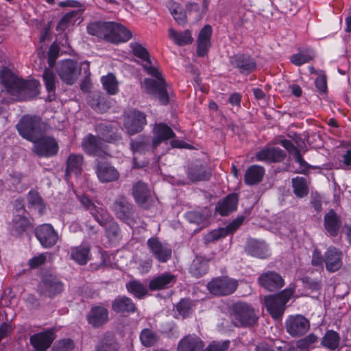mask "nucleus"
<instances>
[{
  "label": "nucleus",
  "mask_w": 351,
  "mask_h": 351,
  "mask_svg": "<svg viewBox=\"0 0 351 351\" xmlns=\"http://www.w3.org/2000/svg\"><path fill=\"white\" fill-rule=\"evenodd\" d=\"M130 47L135 56L145 62L143 64V67L146 72L156 77L155 80L151 78L145 79L144 84L146 92L157 98L161 104H168L169 98L167 92V84L158 70L152 66L147 50L137 43H131Z\"/></svg>",
  "instance_id": "1"
},
{
  "label": "nucleus",
  "mask_w": 351,
  "mask_h": 351,
  "mask_svg": "<svg viewBox=\"0 0 351 351\" xmlns=\"http://www.w3.org/2000/svg\"><path fill=\"white\" fill-rule=\"evenodd\" d=\"M84 10V8H81L78 10H72L66 13L57 24L56 30L62 32L66 29L73 26Z\"/></svg>",
  "instance_id": "36"
},
{
  "label": "nucleus",
  "mask_w": 351,
  "mask_h": 351,
  "mask_svg": "<svg viewBox=\"0 0 351 351\" xmlns=\"http://www.w3.org/2000/svg\"><path fill=\"white\" fill-rule=\"evenodd\" d=\"M128 291L137 298H143L147 293V289L138 280H131L126 284Z\"/></svg>",
  "instance_id": "52"
},
{
  "label": "nucleus",
  "mask_w": 351,
  "mask_h": 351,
  "mask_svg": "<svg viewBox=\"0 0 351 351\" xmlns=\"http://www.w3.org/2000/svg\"><path fill=\"white\" fill-rule=\"evenodd\" d=\"M64 290V285L60 280L53 276H46L38 283L37 291L39 295L53 298Z\"/></svg>",
  "instance_id": "7"
},
{
  "label": "nucleus",
  "mask_w": 351,
  "mask_h": 351,
  "mask_svg": "<svg viewBox=\"0 0 351 351\" xmlns=\"http://www.w3.org/2000/svg\"><path fill=\"white\" fill-rule=\"evenodd\" d=\"M84 163V156L82 154H71L66 162L65 175L66 176L71 173L80 175L82 173Z\"/></svg>",
  "instance_id": "33"
},
{
  "label": "nucleus",
  "mask_w": 351,
  "mask_h": 351,
  "mask_svg": "<svg viewBox=\"0 0 351 351\" xmlns=\"http://www.w3.org/2000/svg\"><path fill=\"white\" fill-rule=\"evenodd\" d=\"M53 339V332L48 330L32 335L30 337V342L37 351H45L50 347Z\"/></svg>",
  "instance_id": "26"
},
{
  "label": "nucleus",
  "mask_w": 351,
  "mask_h": 351,
  "mask_svg": "<svg viewBox=\"0 0 351 351\" xmlns=\"http://www.w3.org/2000/svg\"><path fill=\"white\" fill-rule=\"evenodd\" d=\"M119 347L115 335L106 332L99 337L95 351H119Z\"/></svg>",
  "instance_id": "30"
},
{
  "label": "nucleus",
  "mask_w": 351,
  "mask_h": 351,
  "mask_svg": "<svg viewBox=\"0 0 351 351\" xmlns=\"http://www.w3.org/2000/svg\"><path fill=\"white\" fill-rule=\"evenodd\" d=\"M318 337L314 333H311L304 338L296 341V347L300 351H309L311 346L318 341Z\"/></svg>",
  "instance_id": "54"
},
{
  "label": "nucleus",
  "mask_w": 351,
  "mask_h": 351,
  "mask_svg": "<svg viewBox=\"0 0 351 351\" xmlns=\"http://www.w3.org/2000/svg\"><path fill=\"white\" fill-rule=\"evenodd\" d=\"M18 214L14 216L12 226L10 229L11 234L14 236L21 235L30 226L28 219L23 215L25 210H18Z\"/></svg>",
  "instance_id": "34"
},
{
  "label": "nucleus",
  "mask_w": 351,
  "mask_h": 351,
  "mask_svg": "<svg viewBox=\"0 0 351 351\" xmlns=\"http://www.w3.org/2000/svg\"><path fill=\"white\" fill-rule=\"evenodd\" d=\"M258 161L269 162H282L286 158V153L279 147H265L256 153Z\"/></svg>",
  "instance_id": "23"
},
{
  "label": "nucleus",
  "mask_w": 351,
  "mask_h": 351,
  "mask_svg": "<svg viewBox=\"0 0 351 351\" xmlns=\"http://www.w3.org/2000/svg\"><path fill=\"white\" fill-rule=\"evenodd\" d=\"M1 80L8 92L14 94L16 88H18L21 80L18 78L9 70H3L1 73Z\"/></svg>",
  "instance_id": "46"
},
{
  "label": "nucleus",
  "mask_w": 351,
  "mask_h": 351,
  "mask_svg": "<svg viewBox=\"0 0 351 351\" xmlns=\"http://www.w3.org/2000/svg\"><path fill=\"white\" fill-rule=\"evenodd\" d=\"M193 302L189 299H182L176 305V310L183 317L189 316L192 312Z\"/></svg>",
  "instance_id": "57"
},
{
  "label": "nucleus",
  "mask_w": 351,
  "mask_h": 351,
  "mask_svg": "<svg viewBox=\"0 0 351 351\" xmlns=\"http://www.w3.org/2000/svg\"><path fill=\"white\" fill-rule=\"evenodd\" d=\"M40 83L37 80H23L16 88L13 95H18L24 99H29L35 97L38 94Z\"/></svg>",
  "instance_id": "21"
},
{
  "label": "nucleus",
  "mask_w": 351,
  "mask_h": 351,
  "mask_svg": "<svg viewBox=\"0 0 351 351\" xmlns=\"http://www.w3.org/2000/svg\"><path fill=\"white\" fill-rule=\"evenodd\" d=\"M292 186L293 193L298 197L302 198L308 195V187L306 178L298 176L293 178Z\"/></svg>",
  "instance_id": "48"
},
{
  "label": "nucleus",
  "mask_w": 351,
  "mask_h": 351,
  "mask_svg": "<svg viewBox=\"0 0 351 351\" xmlns=\"http://www.w3.org/2000/svg\"><path fill=\"white\" fill-rule=\"evenodd\" d=\"M87 321L93 328H99L108 321V311L102 306H93L86 316Z\"/></svg>",
  "instance_id": "22"
},
{
  "label": "nucleus",
  "mask_w": 351,
  "mask_h": 351,
  "mask_svg": "<svg viewBox=\"0 0 351 351\" xmlns=\"http://www.w3.org/2000/svg\"><path fill=\"white\" fill-rule=\"evenodd\" d=\"M101 81L102 82L104 88L107 91L108 94L115 95L117 93L119 90L118 82L113 74L109 73L106 76H103L101 79Z\"/></svg>",
  "instance_id": "53"
},
{
  "label": "nucleus",
  "mask_w": 351,
  "mask_h": 351,
  "mask_svg": "<svg viewBox=\"0 0 351 351\" xmlns=\"http://www.w3.org/2000/svg\"><path fill=\"white\" fill-rule=\"evenodd\" d=\"M34 143V152L39 156L51 157L57 154L59 147L56 140L49 136L42 134Z\"/></svg>",
  "instance_id": "9"
},
{
  "label": "nucleus",
  "mask_w": 351,
  "mask_h": 351,
  "mask_svg": "<svg viewBox=\"0 0 351 351\" xmlns=\"http://www.w3.org/2000/svg\"><path fill=\"white\" fill-rule=\"evenodd\" d=\"M230 341H224L223 342H213L204 351H226L230 346Z\"/></svg>",
  "instance_id": "64"
},
{
  "label": "nucleus",
  "mask_w": 351,
  "mask_h": 351,
  "mask_svg": "<svg viewBox=\"0 0 351 351\" xmlns=\"http://www.w3.org/2000/svg\"><path fill=\"white\" fill-rule=\"evenodd\" d=\"M57 73L64 83L72 85L77 80L80 69L76 61L67 59L60 63L57 67Z\"/></svg>",
  "instance_id": "8"
},
{
  "label": "nucleus",
  "mask_w": 351,
  "mask_h": 351,
  "mask_svg": "<svg viewBox=\"0 0 351 351\" xmlns=\"http://www.w3.org/2000/svg\"><path fill=\"white\" fill-rule=\"evenodd\" d=\"M259 285L269 291H276L285 285L282 276L276 271H268L258 278Z\"/></svg>",
  "instance_id": "14"
},
{
  "label": "nucleus",
  "mask_w": 351,
  "mask_h": 351,
  "mask_svg": "<svg viewBox=\"0 0 351 351\" xmlns=\"http://www.w3.org/2000/svg\"><path fill=\"white\" fill-rule=\"evenodd\" d=\"M245 251L247 254L259 258H266L270 255L267 244L254 239H249L246 241Z\"/></svg>",
  "instance_id": "20"
},
{
  "label": "nucleus",
  "mask_w": 351,
  "mask_h": 351,
  "mask_svg": "<svg viewBox=\"0 0 351 351\" xmlns=\"http://www.w3.org/2000/svg\"><path fill=\"white\" fill-rule=\"evenodd\" d=\"M60 48L58 45L53 43L49 47L48 51V64L50 68H52L55 63L57 58L59 56Z\"/></svg>",
  "instance_id": "61"
},
{
  "label": "nucleus",
  "mask_w": 351,
  "mask_h": 351,
  "mask_svg": "<svg viewBox=\"0 0 351 351\" xmlns=\"http://www.w3.org/2000/svg\"><path fill=\"white\" fill-rule=\"evenodd\" d=\"M112 308L117 313H134L136 310V307L132 299L126 296L116 298L112 302Z\"/></svg>",
  "instance_id": "37"
},
{
  "label": "nucleus",
  "mask_w": 351,
  "mask_h": 351,
  "mask_svg": "<svg viewBox=\"0 0 351 351\" xmlns=\"http://www.w3.org/2000/svg\"><path fill=\"white\" fill-rule=\"evenodd\" d=\"M96 173L99 180L102 183L117 181L120 176L119 172L114 167L105 162H97Z\"/></svg>",
  "instance_id": "18"
},
{
  "label": "nucleus",
  "mask_w": 351,
  "mask_h": 351,
  "mask_svg": "<svg viewBox=\"0 0 351 351\" xmlns=\"http://www.w3.org/2000/svg\"><path fill=\"white\" fill-rule=\"evenodd\" d=\"M132 195L136 202L139 205H143L147 202L150 195V191L147 184L141 181L134 184Z\"/></svg>",
  "instance_id": "43"
},
{
  "label": "nucleus",
  "mask_w": 351,
  "mask_h": 351,
  "mask_svg": "<svg viewBox=\"0 0 351 351\" xmlns=\"http://www.w3.org/2000/svg\"><path fill=\"white\" fill-rule=\"evenodd\" d=\"M28 203L32 206H36L40 213H42L45 208L43 204V199L38 193L36 191H29L27 196Z\"/></svg>",
  "instance_id": "58"
},
{
  "label": "nucleus",
  "mask_w": 351,
  "mask_h": 351,
  "mask_svg": "<svg viewBox=\"0 0 351 351\" xmlns=\"http://www.w3.org/2000/svg\"><path fill=\"white\" fill-rule=\"evenodd\" d=\"M230 63L234 67L239 70L243 75H249L255 71L256 62L249 55L238 53L230 58Z\"/></svg>",
  "instance_id": "13"
},
{
  "label": "nucleus",
  "mask_w": 351,
  "mask_h": 351,
  "mask_svg": "<svg viewBox=\"0 0 351 351\" xmlns=\"http://www.w3.org/2000/svg\"><path fill=\"white\" fill-rule=\"evenodd\" d=\"M90 213L94 217L95 221L101 226H106L113 219L106 209L97 206L90 212Z\"/></svg>",
  "instance_id": "50"
},
{
  "label": "nucleus",
  "mask_w": 351,
  "mask_h": 351,
  "mask_svg": "<svg viewBox=\"0 0 351 351\" xmlns=\"http://www.w3.org/2000/svg\"><path fill=\"white\" fill-rule=\"evenodd\" d=\"M147 245L152 256L160 263H167L171 258L172 250L169 245L162 243L157 237H151Z\"/></svg>",
  "instance_id": "11"
},
{
  "label": "nucleus",
  "mask_w": 351,
  "mask_h": 351,
  "mask_svg": "<svg viewBox=\"0 0 351 351\" xmlns=\"http://www.w3.org/2000/svg\"><path fill=\"white\" fill-rule=\"evenodd\" d=\"M16 128L21 136L32 142L42 134L41 119L36 116H24Z\"/></svg>",
  "instance_id": "4"
},
{
  "label": "nucleus",
  "mask_w": 351,
  "mask_h": 351,
  "mask_svg": "<svg viewBox=\"0 0 351 351\" xmlns=\"http://www.w3.org/2000/svg\"><path fill=\"white\" fill-rule=\"evenodd\" d=\"M314 57L313 51L307 49L304 51L291 56V62L295 65H301L311 60Z\"/></svg>",
  "instance_id": "55"
},
{
  "label": "nucleus",
  "mask_w": 351,
  "mask_h": 351,
  "mask_svg": "<svg viewBox=\"0 0 351 351\" xmlns=\"http://www.w3.org/2000/svg\"><path fill=\"white\" fill-rule=\"evenodd\" d=\"M212 175L210 169L206 165L195 162L191 165L187 170V177L191 182L208 180Z\"/></svg>",
  "instance_id": "19"
},
{
  "label": "nucleus",
  "mask_w": 351,
  "mask_h": 351,
  "mask_svg": "<svg viewBox=\"0 0 351 351\" xmlns=\"http://www.w3.org/2000/svg\"><path fill=\"white\" fill-rule=\"evenodd\" d=\"M120 234V228L119 224L115 222H111L106 229V234L110 240L116 239Z\"/></svg>",
  "instance_id": "62"
},
{
  "label": "nucleus",
  "mask_w": 351,
  "mask_h": 351,
  "mask_svg": "<svg viewBox=\"0 0 351 351\" xmlns=\"http://www.w3.org/2000/svg\"><path fill=\"white\" fill-rule=\"evenodd\" d=\"M70 258L80 265H86L90 259V249L88 245L73 247L70 250Z\"/></svg>",
  "instance_id": "35"
},
{
  "label": "nucleus",
  "mask_w": 351,
  "mask_h": 351,
  "mask_svg": "<svg viewBox=\"0 0 351 351\" xmlns=\"http://www.w3.org/2000/svg\"><path fill=\"white\" fill-rule=\"evenodd\" d=\"M88 104L95 110L102 112L108 108L106 104L104 97L101 95L99 93H96L93 95L91 98L88 100Z\"/></svg>",
  "instance_id": "56"
},
{
  "label": "nucleus",
  "mask_w": 351,
  "mask_h": 351,
  "mask_svg": "<svg viewBox=\"0 0 351 351\" xmlns=\"http://www.w3.org/2000/svg\"><path fill=\"white\" fill-rule=\"evenodd\" d=\"M43 78L45 82L46 89L49 93L48 99L51 101L54 99L56 76L50 69H46L43 74Z\"/></svg>",
  "instance_id": "44"
},
{
  "label": "nucleus",
  "mask_w": 351,
  "mask_h": 351,
  "mask_svg": "<svg viewBox=\"0 0 351 351\" xmlns=\"http://www.w3.org/2000/svg\"><path fill=\"white\" fill-rule=\"evenodd\" d=\"M208 259L202 256H196L190 267V273L195 278H200L208 270Z\"/></svg>",
  "instance_id": "42"
},
{
  "label": "nucleus",
  "mask_w": 351,
  "mask_h": 351,
  "mask_svg": "<svg viewBox=\"0 0 351 351\" xmlns=\"http://www.w3.org/2000/svg\"><path fill=\"white\" fill-rule=\"evenodd\" d=\"M204 342L197 336L187 335L182 339L178 346V351H202Z\"/></svg>",
  "instance_id": "31"
},
{
  "label": "nucleus",
  "mask_w": 351,
  "mask_h": 351,
  "mask_svg": "<svg viewBox=\"0 0 351 351\" xmlns=\"http://www.w3.org/2000/svg\"><path fill=\"white\" fill-rule=\"evenodd\" d=\"M210 213L206 208L204 209L189 211L185 214L186 220L191 223L204 226L207 225Z\"/></svg>",
  "instance_id": "40"
},
{
  "label": "nucleus",
  "mask_w": 351,
  "mask_h": 351,
  "mask_svg": "<svg viewBox=\"0 0 351 351\" xmlns=\"http://www.w3.org/2000/svg\"><path fill=\"white\" fill-rule=\"evenodd\" d=\"M110 21H93L87 25V32L99 38L106 40Z\"/></svg>",
  "instance_id": "41"
},
{
  "label": "nucleus",
  "mask_w": 351,
  "mask_h": 351,
  "mask_svg": "<svg viewBox=\"0 0 351 351\" xmlns=\"http://www.w3.org/2000/svg\"><path fill=\"white\" fill-rule=\"evenodd\" d=\"M110 208L115 217L119 220L128 224L134 221V207L125 195L116 197Z\"/></svg>",
  "instance_id": "5"
},
{
  "label": "nucleus",
  "mask_w": 351,
  "mask_h": 351,
  "mask_svg": "<svg viewBox=\"0 0 351 351\" xmlns=\"http://www.w3.org/2000/svg\"><path fill=\"white\" fill-rule=\"evenodd\" d=\"M237 287V280L228 276L215 278L207 285L209 292L217 296L229 295L236 291Z\"/></svg>",
  "instance_id": "6"
},
{
  "label": "nucleus",
  "mask_w": 351,
  "mask_h": 351,
  "mask_svg": "<svg viewBox=\"0 0 351 351\" xmlns=\"http://www.w3.org/2000/svg\"><path fill=\"white\" fill-rule=\"evenodd\" d=\"M130 145L133 152L140 154H145L154 149L150 138L146 136H139L135 139H132Z\"/></svg>",
  "instance_id": "39"
},
{
  "label": "nucleus",
  "mask_w": 351,
  "mask_h": 351,
  "mask_svg": "<svg viewBox=\"0 0 351 351\" xmlns=\"http://www.w3.org/2000/svg\"><path fill=\"white\" fill-rule=\"evenodd\" d=\"M98 130L102 141L115 143L121 138L120 134L114 132L111 125L101 124L99 125Z\"/></svg>",
  "instance_id": "47"
},
{
  "label": "nucleus",
  "mask_w": 351,
  "mask_h": 351,
  "mask_svg": "<svg viewBox=\"0 0 351 351\" xmlns=\"http://www.w3.org/2000/svg\"><path fill=\"white\" fill-rule=\"evenodd\" d=\"M339 335L334 330H328L322 340V345L330 350H335L339 345Z\"/></svg>",
  "instance_id": "49"
},
{
  "label": "nucleus",
  "mask_w": 351,
  "mask_h": 351,
  "mask_svg": "<svg viewBox=\"0 0 351 351\" xmlns=\"http://www.w3.org/2000/svg\"><path fill=\"white\" fill-rule=\"evenodd\" d=\"M287 332L292 337H299L310 329V322L302 315H290L285 322Z\"/></svg>",
  "instance_id": "10"
},
{
  "label": "nucleus",
  "mask_w": 351,
  "mask_h": 351,
  "mask_svg": "<svg viewBox=\"0 0 351 351\" xmlns=\"http://www.w3.org/2000/svg\"><path fill=\"white\" fill-rule=\"evenodd\" d=\"M74 348V343L71 339H63L56 342L53 346L54 351H70Z\"/></svg>",
  "instance_id": "59"
},
{
  "label": "nucleus",
  "mask_w": 351,
  "mask_h": 351,
  "mask_svg": "<svg viewBox=\"0 0 351 351\" xmlns=\"http://www.w3.org/2000/svg\"><path fill=\"white\" fill-rule=\"evenodd\" d=\"M169 36L173 42L179 45L184 46L192 43L193 39L189 30L178 32L173 28L169 29Z\"/></svg>",
  "instance_id": "45"
},
{
  "label": "nucleus",
  "mask_w": 351,
  "mask_h": 351,
  "mask_svg": "<svg viewBox=\"0 0 351 351\" xmlns=\"http://www.w3.org/2000/svg\"><path fill=\"white\" fill-rule=\"evenodd\" d=\"M132 37V32L123 25L110 22L106 40L113 43L126 42Z\"/></svg>",
  "instance_id": "17"
},
{
  "label": "nucleus",
  "mask_w": 351,
  "mask_h": 351,
  "mask_svg": "<svg viewBox=\"0 0 351 351\" xmlns=\"http://www.w3.org/2000/svg\"><path fill=\"white\" fill-rule=\"evenodd\" d=\"M154 138L152 139V146L156 148L162 141H167L176 136L172 129L165 123L156 124L154 129Z\"/></svg>",
  "instance_id": "25"
},
{
  "label": "nucleus",
  "mask_w": 351,
  "mask_h": 351,
  "mask_svg": "<svg viewBox=\"0 0 351 351\" xmlns=\"http://www.w3.org/2000/svg\"><path fill=\"white\" fill-rule=\"evenodd\" d=\"M82 147L87 154L99 156L102 152L103 142L100 137L89 134L83 138Z\"/></svg>",
  "instance_id": "24"
},
{
  "label": "nucleus",
  "mask_w": 351,
  "mask_h": 351,
  "mask_svg": "<svg viewBox=\"0 0 351 351\" xmlns=\"http://www.w3.org/2000/svg\"><path fill=\"white\" fill-rule=\"evenodd\" d=\"M145 125H146L145 114L136 110L131 111L124 121V127L129 135L141 132Z\"/></svg>",
  "instance_id": "12"
},
{
  "label": "nucleus",
  "mask_w": 351,
  "mask_h": 351,
  "mask_svg": "<svg viewBox=\"0 0 351 351\" xmlns=\"http://www.w3.org/2000/svg\"><path fill=\"white\" fill-rule=\"evenodd\" d=\"M326 269L330 273L339 271L343 265V253L334 246L329 247L324 254Z\"/></svg>",
  "instance_id": "15"
},
{
  "label": "nucleus",
  "mask_w": 351,
  "mask_h": 351,
  "mask_svg": "<svg viewBox=\"0 0 351 351\" xmlns=\"http://www.w3.org/2000/svg\"><path fill=\"white\" fill-rule=\"evenodd\" d=\"M230 317L232 324L237 327H253L258 321L254 309L243 302H237L232 305Z\"/></svg>",
  "instance_id": "2"
},
{
  "label": "nucleus",
  "mask_w": 351,
  "mask_h": 351,
  "mask_svg": "<svg viewBox=\"0 0 351 351\" xmlns=\"http://www.w3.org/2000/svg\"><path fill=\"white\" fill-rule=\"evenodd\" d=\"M212 27L209 25H205L199 32L197 38V53L199 57L204 56L210 47V38Z\"/></svg>",
  "instance_id": "29"
},
{
  "label": "nucleus",
  "mask_w": 351,
  "mask_h": 351,
  "mask_svg": "<svg viewBox=\"0 0 351 351\" xmlns=\"http://www.w3.org/2000/svg\"><path fill=\"white\" fill-rule=\"evenodd\" d=\"M227 235L226 230L224 228H221L210 232L206 235L205 239L207 242L210 243L225 237Z\"/></svg>",
  "instance_id": "60"
},
{
  "label": "nucleus",
  "mask_w": 351,
  "mask_h": 351,
  "mask_svg": "<svg viewBox=\"0 0 351 351\" xmlns=\"http://www.w3.org/2000/svg\"><path fill=\"white\" fill-rule=\"evenodd\" d=\"M36 237L44 247L53 246L58 240V235L50 224H43L35 230Z\"/></svg>",
  "instance_id": "16"
},
{
  "label": "nucleus",
  "mask_w": 351,
  "mask_h": 351,
  "mask_svg": "<svg viewBox=\"0 0 351 351\" xmlns=\"http://www.w3.org/2000/svg\"><path fill=\"white\" fill-rule=\"evenodd\" d=\"M324 226L330 236L337 237L338 235L341 226V219L333 209H330L325 214Z\"/></svg>",
  "instance_id": "27"
},
{
  "label": "nucleus",
  "mask_w": 351,
  "mask_h": 351,
  "mask_svg": "<svg viewBox=\"0 0 351 351\" xmlns=\"http://www.w3.org/2000/svg\"><path fill=\"white\" fill-rule=\"evenodd\" d=\"M188 14L195 20H199L203 16L204 10H200L198 4L195 3H189L186 6Z\"/></svg>",
  "instance_id": "63"
},
{
  "label": "nucleus",
  "mask_w": 351,
  "mask_h": 351,
  "mask_svg": "<svg viewBox=\"0 0 351 351\" xmlns=\"http://www.w3.org/2000/svg\"><path fill=\"white\" fill-rule=\"evenodd\" d=\"M176 279L175 275L165 272L151 280L149 288L152 291L168 289L176 283Z\"/></svg>",
  "instance_id": "28"
},
{
  "label": "nucleus",
  "mask_w": 351,
  "mask_h": 351,
  "mask_svg": "<svg viewBox=\"0 0 351 351\" xmlns=\"http://www.w3.org/2000/svg\"><path fill=\"white\" fill-rule=\"evenodd\" d=\"M293 291L285 289L278 293L265 297V304L267 311L276 319L280 318L286 308V304L291 298Z\"/></svg>",
  "instance_id": "3"
},
{
  "label": "nucleus",
  "mask_w": 351,
  "mask_h": 351,
  "mask_svg": "<svg viewBox=\"0 0 351 351\" xmlns=\"http://www.w3.org/2000/svg\"><path fill=\"white\" fill-rule=\"evenodd\" d=\"M265 174V169L259 165H252L246 171L244 176L245 183L247 185L258 184Z\"/></svg>",
  "instance_id": "38"
},
{
  "label": "nucleus",
  "mask_w": 351,
  "mask_h": 351,
  "mask_svg": "<svg viewBox=\"0 0 351 351\" xmlns=\"http://www.w3.org/2000/svg\"><path fill=\"white\" fill-rule=\"evenodd\" d=\"M237 195L235 193L230 194L217 203L215 210L222 216L228 215L237 209Z\"/></svg>",
  "instance_id": "32"
},
{
  "label": "nucleus",
  "mask_w": 351,
  "mask_h": 351,
  "mask_svg": "<svg viewBox=\"0 0 351 351\" xmlns=\"http://www.w3.org/2000/svg\"><path fill=\"white\" fill-rule=\"evenodd\" d=\"M140 339L144 346L152 347L157 343L159 337L154 330L145 328L140 334Z\"/></svg>",
  "instance_id": "51"
}]
</instances>
